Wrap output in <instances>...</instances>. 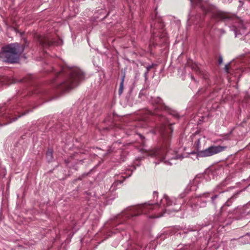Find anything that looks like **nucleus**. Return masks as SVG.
Here are the masks:
<instances>
[{"label": "nucleus", "mask_w": 250, "mask_h": 250, "mask_svg": "<svg viewBox=\"0 0 250 250\" xmlns=\"http://www.w3.org/2000/svg\"><path fill=\"white\" fill-rule=\"evenodd\" d=\"M172 201L167 195H164L163 199H161L160 205L158 203L153 204L148 203H145L142 205L136 207H132L126 210L124 214L127 218L137 216L141 214H148L149 218H158L162 216L164 213V208L168 207L172 205Z\"/></svg>", "instance_id": "nucleus-1"}, {"label": "nucleus", "mask_w": 250, "mask_h": 250, "mask_svg": "<svg viewBox=\"0 0 250 250\" xmlns=\"http://www.w3.org/2000/svg\"><path fill=\"white\" fill-rule=\"evenodd\" d=\"M23 48L18 43H11L2 48L0 52V59L3 62L14 63L18 62Z\"/></svg>", "instance_id": "nucleus-2"}, {"label": "nucleus", "mask_w": 250, "mask_h": 250, "mask_svg": "<svg viewBox=\"0 0 250 250\" xmlns=\"http://www.w3.org/2000/svg\"><path fill=\"white\" fill-rule=\"evenodd\" d=\"M83 78V72L78 68H74L71 70L65 81L58 86L57 88L63 91L70 89L76 86Z\"/></svg>", "instance_id": "nucleus-3"}, {"label": "nucleus", "mask_w": 250, "mask_h": 250, "mask_svg": "<svg viewBox=\"0 0 250 250\" xmlns=\"http://www.w3.org/2000/svg\"><path fill=\"white\" fill-rule=\"evenodd\" d=\"M168 143L167 142L166 145H164L162 148L156 149L152 152L151 155L157 157L161 161H163L167 158L168 160H172L173 158H171L169 156L171 150L168 149Z\"/></svg>", "instance_id": "nucleus-4"}, {"label": "nucleus", "mask_w": 250, "mask_h": 250, "mask_svg": "<svg viewBox=\"0 0 250 250\" xmlns=\"http://www.w3.org/2000/svg\"><path fill=\"white\" fill-rule=\"evenodd\" d=\"M226 148V146H212L208 148L199 152V155L202 157H208L221 152Z\"/></svg>", "instance_id": "nucleus-5"}, {"label": "nucleus", "mask_w": 250, "mask_h": 250, "mask_svg": "<svg viewBox=\"0 0 250 250\" xmlns=\"http://www.w3.org/2000/svg\"><path fill=\"white\" fill-rule=\"evenodd\" d=\"M154 23L151 24V31L154 36H159L160 38H164L165 35H159V34L155 32V29L162 30L164 27V23L162 19L157 17V14H155V19L153 21Z\"/></svg>", "instance_id": "nucleus-6"}, {"label": "nucleus", "mask_w": 250, "mask_h": 250, "mask_svg": "<svg viewBox=\"0 0 250 250\" xmlns=\"http://www.w3.org/2000/svg\"><path fill=\"white\" fill-rule=\"evenodd\" d=\"M60 41H55L50 37H45L40 40V44L44 47L47 48L51 45H58Z\"/></svg>", "instance_id": "nucleus-7"}, {"label": "nucleus", "mask_w": 250, "mask_h": 250, "mask_svg": "<svg viewBox=\"0 0 250 250\" xmlns=\"http://www.w3.org/2000/svg\"><path fill=\"white\" fill-rule=\"evenodd\" d=\"M212 16L220 20H225L231 18V15L222 11H215L212 13Z\"/></svg>", "instance_id": "nucleus-8"}, {"label": "nucleus", "mask_w": 250, "mask_h": 250, "mask_svg": "<svg viewBox=\"0 0 250 250\" xmlns=\"http://www.w3.org/2000/svg\"><path fill=\"white\" fill-rule=\"evenodd\" d=\"M152 103L156 109L164 110L166 108V106L163 103L162 100L159 97L154 99Z\"/></svg>", "instance_id": "nucleus-9"}, {"label": "nucleus", "mask_w": 250, "mask_h": 250, "mask_svg": "<svg viewBox=\"0 0 250 250\" xmlns=\"http://www.w3.org/2000/svg\"><path fill=\"white\" fill-rule=\"evenodd\" d=\"M169 131H170L171 132H172L173 131L171 126L169 125L167 126L166 125H164L160 129V132L163 137H164L165 134Z\"/></svg>", "instance_id": "nucleus-10"}, {"label": "nucleus", "mask_w": 250, "mask_h": 250, "mask_svg": "<svg viewBox=\"0 0 250 250\" xmlns=\"http://www.w3.org/2000/svg\"><path fill=\"white\" fill-rule=\"evenodd\" d=\"M46 155L48 161H51L53 159V150L50 148L48 149Z\"/></svg>", "instance_id": "nucleus-11"}, {"label": "nucleus", "mask_w": 250, "mask_h": 250, "mask_svg": "<svg viewBox=\"0 0 250 250\" xmlns=\"http://www.w3.org/2000/svg\"><path fill=\"white\" fill-rule=\"evenodd\" d=\"M125 76L124 75L122 76V79H121V82L120 83V87H119V93L120 95H121L122 93L123 89H124V80H125Z\"/></svg>", "instance_id": "nucleus-12"}, {"label": "nucleus", "mask_w": 250, "mask_h": 250, "mask_svg": "<svg viewBox=\"0 0 250 250\" xmlns=\"http://www.w3.org/2000/svg\"><path fill=\"white\" fill-rule=\"evenodd\" d=\"M121 177L123 178L122 180H119L116 181L114 183L113 185H114L115 186H116L118 184H122L123 182V181L125 180V178L123 176H122Z\"/></svg>", "instance_id": "nucleus-13"}, {"label": "nucleus", "mask_w": 250, "mask_h": 250, "mask_svg": "<svg viewBox=\"0 0 250 250\" xmlns=\"http://www.w3.org/2000/svg\"><path fill=\"white\" fill-rule=\"evenodd\" d=\"M18 118H11V117H9V121L8 122L9 123H10L12 122H14L17 120Z\"/></svg>", "instance_id": "nucleus-14"}, {"label": "nucleus", "mask_w": 250, "mask_h": 250, "mask_svg": "<svg viewBox=\"0 0 250 250\" xmlns=\"http://www.w3.org/2000/svg\"><path fill=\"white\" fill-rule=\"evenodd\" d=\"M223 62V58L222 56H219V59H218V63L221 64Z\"/></svg>", "instance_id": "nucleus-15"}, {"label": "nucleus", "mask_w": 250, "mask_h": 250, "mask_svg": "<svg viewBox=\"0 0 250 250\" xmlns=\"http://www.w3.org/2000/svg\"><path fill=\"white\" fill-rule=\"evenodd\" d=\"M233 198V196L231 197L228 200V201L225 203V205L229 206V202L231 201V199Z\"/></svg>", "instance_id": "nucleus-16"}, {"label": "nucleus", "mask_w": 250, "mask_h": 250, "mask_svg": "<svg viewBox=\"0 0 250 250\" xmlns=\"http://www.w3.org/2000/svg\"><path fill=\"white\" fill-rule=\"evenodd\" d=\"M229 64H226L225 66V69L226 70V71L227 72V73H229Z\"/></svg>", "instance_id": "nucleus-17"}, {"label": "nucleus", "mask_w": 250, "mask_h": 250, "mask_svg": "<svg viewBox=\"0 0 250 250\" xmlns=\"http://www.w3.org/2000/svg\"><path fill=\"white\" fill-rule=\"evenodd\" d=\"M29 112V110H27L26 112H23V113H22L18 117H21V116H23V115H24L25 114H26L27 113H28Z\"/></svg>", "instance_id": "nucleus-18"}, {"label": "nucleus", "mask_w": 250, "mask_h": 250, "mask_svg": "<svg viewBox=\"0 0 250 250\" xmlns=\"http://www.w3.org/2000/svg\"><path fill=\"white\" fill-rule=\"evenodd\" d=\"M218 197V195H216L211 197V200L212 202H214V200L217 198Z\"/></svg>", "instance_id": "nucleus-19"}, {"label": "nucleus", "mask_w": 250, "mask_h": 250, "mask_svg": "<svg viewBox=\"0 0 250 250\" xmlns=\"http://www.w3.org/2000/svg\"><path fill=\"white\" fill-rule=\"evenodd\" d=\"M173 113H171V114H172L173 116L176 117H178V114L174 111L173 112Z\"/></svg>", "instance_id": "nucleus-20"}, {"label": "nucleus", "mask_w": 250, "mask_h": 250, "mask_svg": "<svg viewBox=\"0 0 250 250\" xmlns=\"http://www.w3.org/2000/svg\"><path fill=\"white\" fill-rule=\"evenodd\" d=\"M164 163L167 164H169V165H172V164L171 162H169L168 160L164 161Z\"/></svg>", "instance_id": "nucleus-21"}, {"label": "nucleus", "mask_w": 250, "mask_h": 250, "mask_svg": "<svg viewBox=\"0 0 250 250\" xmlns=\"http://www.w3.org/2000/svg\"><path fill=\"white\" fill-rule=\"evenodd\" d=\"M200 143V139H198L196 141V143L197 144V145L198 146Z\"/></svg>", "instance_id": "nucleus-22"}, {"label": "nucleus", "mask_w": 250, "mask_h": 250, "mask_svg": "<svg viewBox=\"0 0 250 250\" xmlns=\"http://www.w3.org/2000/svg\"><path fill=\"white\" fill-rule=\"evenodd\" d=\"M153 194H154V197H155V196H156L157 197L158 196V192H156V191L154 192Z\"/></svg>", "instance_id": "nucleus-23"}, {"label": "nucleus", "mask_w": 250, "mask_h": 250, "mask_svg": "<svg viewBox=\"0 0 250 250\" xmlns=\"http://www.w3.org/2000/svg\"><path fill=\"white\" fill-rule=\"evenodd\" d=\"M139 136H140V138H141V139H142V140H143V138H144V137H143V136H142V135H141V134H139Z\"/></svg>", "instance_id": "nucleus-24"}, {"label": "nucleus", "mask_w": 250, "mask_h": 250, "mask_svg": "<svg viewBox=\"0 0 250 250\" xmlns=\"http://www.w3.org/2000/svg\"><path fill=\"white\" fill-rule=\"evenodd\" d=\"M209 9H208L206 11V13H209Z\"/></svg>", "instance_id": "nucleus-25"}, {"label": "nucleus", "mask_w": 250, "mask_h": 250, "mask_svg": "<svg viewBox=\"0 0 250 250\" xmlns=\"http://www.w3.org/2000/svg\"><path fill=\"white\" fill-rule=\"evenodd\" d=\"M178 209H178V208H176V209H174V210H175V211H178Z\"/></svg>", "instance_id": "nucleus-26"}, {"label": "nucleus", "mask_w": 250, "mask_h": 250, "mask_svg": "<svg viewBox=\"0 0 250 250\" xmlns=\"http://www.w3.org/2000/svg\"><path fill=\"white\" fill-rule=\"evenodd\" d=\"M62 71H59V73H62Z\"/></svg>", "instance_id": "nucleus-27"}]
</instances>
